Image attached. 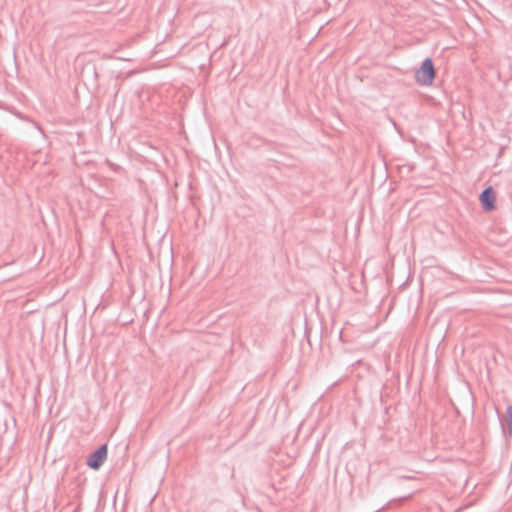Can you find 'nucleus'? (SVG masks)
<instances>
[{
  "label": "nucleus",
  "instance_id": "f257e3e1",
  "mask_svg": "<svg viewBox=\"0 0 512 512\" xmlns=\"http://www.w3.org/2000/svg\"><path fill=\"white\" fill-rule=\"evenodd\" d=\"M436 76V70L431 58L426 57L415 71V81L420 86H431Z\"/></svg>",
  "mask_w": 512,
  "mask_h": 512
},
{
  "label": "nucleus",
  "instance_id": "7ed1b4c3",
  "mask_svg": "<svg viewBox=\"0 0 512 512\" xmlns=\"http://www.w3.org/2000/svg\"><path fill=\"white\" fill-rule=\"evenodd\" d=\"M479 201L484 211L491 212L496 209V195L492 186L486 187L480 193Z\"/></svg>",
  "mask_w": 512,
  "mask_h": 512
},
{
  "label": "nucleus",
  "instance_id": "f03ea898",
  "mask_svg": "<svg viewBox=\"0 0 512 512\" xmlns=\"http://www.w3.org/2000/svg\"><path fill=\"white\" fill-rule=\"evenodd\" d=\"M107 453H108V449H107L106 444L99 446L96 450H94L88 456V459H87L88 467H90L91 469H94V470H98L105 462V460L107 458Z\"/></svg>",
  "mask_w": 512,
  "mask_h": 512
},
{
  "label": "nucleus",
  "instance_id": "39448f33",
  "mask_svg": "<svg viewBox=\"0 0 512 512\" xmlns=\"http://www.w3.org/2000/svg\"><path fill=\"white\" fill-rule=\"evenodd\" d=\"M409 498H410V495H408V496H404V497L400 498V501H404V500H407V499H409Z\"/></svg>",
  "mask_w": 512,
  "mask_h": 512
},
{
  "label": "nucleus",
  "instance_id": "20e7f679",
  "mask_svg": "<svg viewBox=\"0 0 512 512\" xmlns=\"http://www.w3.org/2000/svg\"><path fill=\"white\" fill-rule=\"evenodd\" d=\"M501 425L504 433L508 431L509 434H512V405L507 407L506 417L501 420Z\"/></svg>",
  "mask_w": 512,
  "mask_h": 512
}]
</instances>
